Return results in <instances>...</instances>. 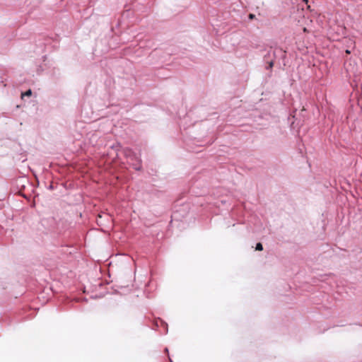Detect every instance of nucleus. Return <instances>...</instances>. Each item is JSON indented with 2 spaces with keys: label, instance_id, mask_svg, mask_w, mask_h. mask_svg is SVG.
<instances>
[{
  "label": "nucleus",
  "instance_id": "obj_1",
  "mask_svg": "<svg viewBox=\"0 0 362 362\" xmlns=\"http://www.w3.org/2000/svg\"><path fill=\"white\" fill-rule=\"evenodd\" d=\"M276 57H281L282 59L286 58V52L281 48H276L274 49L269 50L267 54L264 57V60L266 62V69H272L274 66V59Z\"/></svg>",
  "mask_w": 362,
  "mask_h": 362
},
{
  "label": "nucleus",
  "instance_id": "obj_2",
  "mask_svg": "<svg viewBox=\"0 0 362 362\" xmlns=\"http://www.w3.org/2000/svg\"><path fill=\"white\" fill-rule=\"evenodd\" d=\"M125 155L130 162L132 167L136 171H140L142 169L141 159L140 157L131 149L125 151Z\"/></svg>",
  "mask_w": 362,
  "mask_h": 362
},
{
  "label": "nucleus",
  "instance_id": "obj_3",
  "mask_svg": "<svg viewBox=\"0 0 362 362\" xmlns=\"http://www.w3.org/2000/svg\"><path fill=\"white\" fill-rule=\"evenodd\" d=\"M158 320L160 322V326L164 329V332L162 334H166L168 333V324L164 320L160 319V317H158Z\"/></svg>",
  "mask_w": 362,
  "mask_h": 362
},
{
  "label": "nucleus",
  "instance_id": "obj_4",
  "mask_svg": "<svg viewBox=\"0 0 362 362\" xmlns=\"http://www.w3.org/2000/svg\"><path fill=\"white\" fill-rule=\"evenodd\" d=\"M159 323H160V322H159L158 318L157 320H156L153 322L152 329H158L159 327V326L160 325Z\"/></svg>",
  "mask_w": 362,
  "mask_h": 362
},
{
  "label": "nucleus",
  "instance_id": "obj_5",
  "mask_svg": "<svg viewBox=\"0 0 362 362\" xmlns=\"http://www.w3.org/2000/svg\"><path fill=\"white\" fill-rule=\"evenodd\" d=\"M255 250L258 251H262L263 250V245L261 243H257L256 244Z\"/></svg>",
  "mask_w": 362,
  "mask_h": 362
},
{
  "label": "nucleus",
  "instance_id": "obj_6",
  "mask_svg": "<svg viewBox=\"0 0 362 362\" xmlns=\"http://www.w3.org/2000/svg\"><path fill=\"white\" fill-rule=\"evenodd\" d=\"M32 95V90L30 89L27 90L25 93H22V98L24 96H30Z\"/></svg>",
  "mask_w": 362,
  "mask_h": 362
},
{
  "label": "nucleus",
  "instance_id": "obj_7",
  "mask_svg": "<svg viewBox=\"0 0 362 362\" xmlns=\"http://www.w3.org/2000/svg\"><path fill=\"white\" fill-rule=\"evenodd\" d=\"M111 148L112 149H115V151H118L120 146L119 144H117L116 145L113 144L112 146H111Z\"/></svg>",
  "mask_w": 362,
  "mask_h": 362
},
{
  "label": "nucleus",
  "instance_id": "obj_8",
  "mask_svg": "<svg viewBox=\"0 0 362 362\" xmlns=\"http://www.w3.org/2000/svg\"><path fill=\"white\" fill-rule=\"evenodd\" d=\"M248 18H249L250 20H253V19H255V14H253V13H250V14L248 15Z\"/></svg>",
  "mask_w": 362,
  "mask_h": 362
},
{
  "label": "nucleus",
  "instance_id": "obj_9",
  "mask_svg": "<svg viewBox=\"0 0 362 362\" xmlns=\"http://www.w3.org/2000/svg\"><path fill=\"white\" fill-rule=\"evenodd\" d=\"M48 189H54V187L52 185H50L49 187H48Z\"/></svg>",
  "mask_w": 362,
  "mask_h": 362
},
{
  "label": "nucleus",
  "instance_id": "obj_10",
  "mask_svg": "<svg viewBox=\"0 0 362 362\" xmlns=\"http://www.w3.org/2000/svg\"><path fill=\"white\" fill-rule=\"evenodd\" d=\"M164 351H165V352L166 354H168V351H168V348H165V350H164Z\"/></svg>",
  "mask_w": 362,
  "mask_h": 362
},
{
  "label": "nucleus",
  "instance_id": "obj_11",
  "mask_svg": "<svg viewBox=\"0 0 362 362\" xmlns=\"http://www.w3.org/2000/svg\"><path fill=\"white\" fill-rule=\"evenodd\" d=\"M303 1H305V3L308 2V0H303Z\"/></svg>",
  "mask_w": 362,
  "mask_h": 362
},
{
  "label": "nucleus",
  "instance_id": "obj_12",
  "mask_svg": "<svg viewBox=\"0 0 362 362\" xmlns=\"http://www.w3.org/2000/svg\"><path fill=\"white\" fill-rule=\"evenodd\" d=\"M168 358H169V361H170V362H173V361L171 360V358H170V357H168Z\"/></svg>",
  "mask_w": 362,
  "mask_h": 362
}]
</instances>
